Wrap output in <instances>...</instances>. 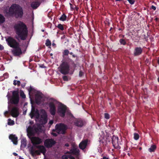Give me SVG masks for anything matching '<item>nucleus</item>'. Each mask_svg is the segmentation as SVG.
I'll return each mask as SVG.
<instances>
[{
    "mask_svg": "<svg viewBox=\"0 0 159 159\" xmlns=\"http://www.w3.org/2000/svg\"><path fill=\"white\" fill-rule=\"evenodd\" d=\"M112 143L114 147L116 148H119V145L120 144V142L119 141L117 137L113 136L112 137Z\"/></svg>",
    "mask_w": 159,
    "mask_h": 159,
    "instance_id": "obj_13",
    "label": "nucleus"
},
{
    "mask_svg": "<svg viewBox=\"0 0 159 159\" xmlns=\"http://www.w3.org/2000/svg\"><path fill=\"white\" fill-rule=\"evenodd\" d=\"M15 155H16V153H14Z\"/></svg>",
    "mask_w": 159,
    "mask_h": 159,
    "instance_id": "obj_51",
    "label": "nucleus"
},
{
    "mask_svg": "<svg viewBox=\"0 0 159 159\" xmlns=\"http://www.w3.org/2000/svg\"><path fill=\"white\" fill-rule=\"evenodd\" d=\"M151 8L152 9H153L154 10H155L156 9V7L155 6H152Z\"/></svg>",
    "mask_w": 159,
    "mask_h": 159,
    "instance_id": "obj_40",
    "label": "nucleus"
},
{
    "mask_svg": "<svg viewBox=\"0 0 159 159\" xmlns=\"http://www.w3.org/2000/svg\"><path fill=\"white\" fill-rule=\"evenodd\" d=\"M158 81L159 82V77L158 78Z\"/></svg>",
    "mask_w": 159,
    "mask_h": 159,
    "instance_id": "obj_50",
    "label": "nucleus"
},
{
    "mask_svg": "<svg viewBox=\"0 0 159 159\" xmlns=\"http://www.w3.org/2000/svg\"><path fill=\"white\" fill-rule=\"evenodd\" d=\"M142 51V49L140 48H137L135 49L134 54L135 55L140 54Z\"/></svg>",
    "mask_w": 159,
    "mask_h": 159,
    "instance_id": "obj_20",
    "label": "nucleus"
},
{
    "mask_svg": "<svg viewBox=\"0 0 159 159\" xmlns=\"http://www.w3.org/2000/svg\"><path fill=\"white\" fill-rule=\"evenodd\" d=\"M19 101V92L17 91H13L12 92V96L10 101L11 103L17 104Z\"/></svg>",
    "mask_w": 159,
    "mask_h": 159,
    "instance_id": "obj_9",
    "label": "nucleus"
},
{
    "mask_svg": "<svg viewBox=\"0 0 159 159\" xmlns=\"http://www.w3.org/2000/svg\"><path fill=\"white\" fill-rule=\"evenodd\" d=\"M120 42L121 44L123 45H125L126 44V42L125 40L122 39H121L120 40Z\"/></svg>",
    "mask_w": 159,
    "mask_h": 159,
    "instance_id": "obj_33",
    "label": "nucleus"
},
{
    "mask_svg": "<svg viewBox=\"0 0 159 159\" xmlns=\"http://www.w3.org/2000/svg\"><path fill=\"white\" fill-rule=\"evenodd\" d=\"M56 143L55 141L52 139H47L44 143V145L48 148L52 147Z\"/></svg>",
    "mask_w": 159,
    "mask_h": 159,
    "instance_id": "obj_14",
    "label": "nucleus"
},
{
    "mask_svg": "<svg viewBox=\"0 0 159 159\" xmlns=\"http://www.w3.org/2000/svg\"><path fill=\"white\" fill-rule=\"evenodd\" d=\"M60 71L63 74H67L69 71V65L67 62H63L60 66Z\"/></svg>",
    "mask_w": 159,
    "mask_h": 159,
    "instance_id": "obj_12",
    "label": "nucleus"
},
{
    "mask_svg": "<svg viewBox=\"0 0 159 159\" xmlns=\"http://www.w3.org/2000/svg\"><path fill=\"white\" fill-rule=\"evenodd\" d=\"M6 40L9 46L14 48L12 52L15 55L18 56L21 54L22 52L19 43L15 39L9 37L6 38Z\"/></svg>",
    "mask_w": 159,
    "mask_h": 159,
    "instance_id": "obj_3",
    "label": "nucleus"
},
{
    "mask_svg": "<svg viewBox=\"0 0 159 159\" xmlns=\"http://www.w3.org/2000/svg\"><path fill=\"white\" fill-rule=\"evenodd\" d=\"M14 30L18 37L22 40L25 39L27 36L28 31L25 25L22 22L16 23L14 26Z\"/></svg>",
    "mask_w": 159,
    "mask_h": 159,
    "instance_id": "obj_2",
    "label": "nucleus"
},
{
    "mask_svg": "<svg viewBox=\"0 0 159 159\" xmlns=\"http://www.w3.org/2000/svg\"><path fill=\"white\" fill-rule=\"evenodd\" d=\"M8 94H7V97H8Z\"/></svg>",
    "mask_w": 159,
    "mask_h": 159,
    "instance_id": "obj_53",
    "label": "nucleus"
},
{
    "mask_svg": "<svg viewBox=\"0 0 159 159\" xmlns=\"http://www.w3.org/2000/svg\"><path fill=\"white\" fill-rule=\"evenodd\" d=\"M57 27L61 30H64V27L61 24H59L58 25Z\"/></svg>",
    "mask_w": 159,
    "mask_h": 159,
    "instance_id": "obj_29",
    "label": "nucleus"
},
{
    "mask_svg": "<svg viewBox=\"0 0 159 159\" xmlns=\"http://www.w3.org/2000/svg\"><path fill=\"white\" fill-rule=\"evenodd\" d=\"M39 3L38 2H33L31 5V6L33 9H36L39 5Z\"/></svg>",
    "mask_w": 159,
    "mask_h": 159,
    "instance_id": "obj_22",
    "label": "nucleus"
},
{
    "mask_svg": "<svg viewBox=\"0 0 159 159\" xmlns=\"http://www.w3.org/2000/svg\"><path fill=\"white\" fill-rule=\"evenodd\" d=\"M45 44L47 46H49L51 45V43L49 39H47L46 40V42Z\"/></svg>",
    "mask_w": 159,
    "mask_h": 159,
    "instance_id": "obj_32",
    "label": "nucleus"
},
{
    "mask_svg": "<svg viewBox=\"0 0 159 159\" xmlns=\"http://www.w3.org/2000/svg\"><path fill=\"white\" fill-rule=\"evenodd\" d=\"M70 152L73 154H77L79 152V150L77 147L74 146L73 147V148L70 150Z\"/></svg>",
    "mask_w": 159,
    "mask_h": 159,
    "instance_id": "obj_19",
    "label": "nucleus"
},
{
    "mask_svg": "<svg viewBox=\"0 0 159 159\" xmlns=\"http://www.w3.org/2000/svg\"><path fill=\"white\" fill-rule=\"evenodd\" d=\"M129 2L130 4H133L134 2V0H127Z\"/></svg>",
    "mask_w": 159,
    "mask_h": 159,
    "instance_id": "obj_36",
    "label": "nucleus"
},
{
    "mask_svg": "<svg viewBox=\"0 0 159 159\" xmlns=\"http://www.w3.org/2000/svg\"><path fill=\"white\" fill-rule=\"evenodd\" d=\"M30 116L31 118L34 117H35L37 127L34 128V131H33L34 128L31 129V128L29 127L27 129L29 128V130L33 133V134L34 132L38 133L40 132L43 129V125L47 122V116L45 111L43 110H41L39 114L38 111L37 109L35 110L34 107L32 105Z\"/></svg>",
    "mask_w": 159,
    "mask_h": 159,
    "instance_id": "obj_1",
    "label": "nucleus"
},
{
    "mask_svg": "<svg viewBox=\"0 0 159 159\" xmlns=\"http://www.w3.org/2000/svg\"><path fill=\"white\" fill-rule=\"evenodd\" d=\"M74 124L78 127H82L84 124V123L81 119H76L74 122Z\"/></svg>",
    "mask_w": 159,
    "mask_h": 159,
    "instance_id": "obj_16",
    "label": "nucleus"
},
{
    "mask_svg": "<svg viewBox=\"0 0 159 159\" xmlns=\"http://www.w3.org/2000/svg\"><path fill=\"white\" fill-rule=\"evenodd\" d=\"M7 15H14L16 17H21L23 12L22 8L19 5L14 4L6 11Z\"/></svg>",
    "mask_w": 159,
    "mask_h": 159,
    "instance_id": "obj_4",
    "label": "nucleus"
},
{
    "mask_svg": "<svg viewBox=\"0 0 159 159\" xmlns=\"http://www.w3.org/2000/svg\"><path fill=\"white\" fill-rule=\"evenodd\" d=\"M50 55H51V56H52V53H51V54H50Z\"/></svg>",
    "mask_w": 159,
    "mask_h": 159,
    "instance_id": "obj_47",
    "label": "nucleus"
},
{
    "mask_svg": "<svg viewBox=\"0 0 159 159\" xmlns=\"http://www.w3.org/2000/svg\"><path fill=\"white\" fill-rule=\"evenodd\" d=\"M53 120H50L49 121V124H50V126L53 123Z\"/></svg>",
    "mask_w": 159,
    "mask_h": 159,
    "instance_id": "obj_38",
    "label": "nucleus"
},
{
    "mask_svg": "<svg viewBox=\"0 0 159 159\" xmlns=\"http://www.w3.org/2000/svg\"><path fill=\"white\" fill-rule=\"evenodd\" d=\"M8 125H13L14 124V121L9 119L8 120Z\"/></svg>",
    "mask_w": 159,
    "mask_h": 159,
    "instance_id": "obj_26",
    "label": "nucleus"
},
{
    "mask_svg": "<svg viewBox=\"0 0 159 159\" xmlns=\"http://www.w3.org/2000/svg\"><path fill=\"white\" fill-rule=\"evenodd\" d=\"M87 140H85L82 141L79 144V147L80 149L83 150L85 148L87 145Z\"/></svg>",
    "mask_w": 159,
    "mask_h": 159,
    "instance_id": "obj_17",
    "label": "nucleus"
},
{
    "mask_svg": "<svg viewBox=\"0 0 159 159\" xmlns=\"http://www.w3.org/2000/svg\"><path fill=\"white\" fill-rule=\"evenodd\" d=\"M139 138V134L137 133H134V138L135 140H137Z\"/></svg>",
    "mask_w": 159,
    "mask_h": 159,
    "instance_id": "obj_30",
    "label": "nucleus"
},
{
    "mask_svg": "<svg viewBox=\"0 0 159 159\" xmlns=\"http://www.w3.org/2000/svg\"><path fill=\"white\" fill-rule=\"evenodd\" d=\"M66 16L64 14H63L60 18L59 19L61 21H64L66 20Z\"/></svg>",
    "mask_w": 159,
    "mask_h": 159,
    "instance_id": "obj_25",
    "label": "nucleus"
},
{
    "mask_svg": "<svg viewBox=\"0 0 159 159\" xmlns=\"http://www.w3.org/2000/svg\"><path fill=\"white\" fill-rule=\"evenodd\" d=\"M104 116L105 118L107 119H108L109 118V115L108 114L105 113L104 114Z\"/></svg>",
    "mask_w": 159,
    "mask_h": 159,
    "instance_id": "obj_35",
    "label": "nucleus"
},
{
    "mask_svg": "<svg viewBox=\"0 0 159 159\" xmlns=\"http://www.w3.org/2000/svg\"><path fill=\"white\" fill-rule=\"evenodd\" d=\"M4 76L5 78H7L8 76V73H5L4 75Z\"/></svg>",
    "mask_w": 159,
    "mask_h": 159,
    "instance_id": "obj_37",
    "label": "nucleus"
},
{
    "mask_svg": "<svg viewBox=\"0 0 159 159\" xmlns=\"http://www.w3.org/2000/svg\"><path fill=\"white\" fill-rule=\"evenodd\" d=\"M103 159H108V158L107 157H104L103 158Z\"/></svg>",
    "mask_w": 159,
    "mask_h": 159,
    "instance_id": "obj_44",
    "label": "nucleus"
},
{
    "mask_svg": "<svg viewBox=\"0 0 159 159\" xmlns=\"http://www.w3.org/2000/svg\"><path fill=\"white\" fill-rule=\"evenodd\" d=\"M10 113L11 115L13 117H16L19 114V112L18 108L17 107H13Z\"/></svg>",
    "mask_w": 159,
    "mask_h": 159,
    "instance_id": "obj_15",
    "label": "nucleus"
},
{
    "mask_svg": "<svg viewBox=\"0 0 159 159\" xmlns=\"http://www.w3.org/2000/svg\"><path fill=\"white\" fill-rule=\"evenodd\" d=\"M62 159H75L71 155H66L62 156Z\"/></svg>",
    "mask_w": 159,
    "mask_h": 159,
    "instance_id": "obj_21",
    "label": "nucleus"
},
{
    "mask_svg": "<svg viewBox=\"0 0 159 159\" xmlns=\"http://www.w3.org/2000/svg\"><path fill=\"white\" fill-rule=\"evenodd\" d=\"M69 53V51L68 50H64L63 54L65 55H67Z\"/></svg>",
    "mask_w": 159,
    "mask_h": 159,
    "instance_id": "obj_34",
    "label": "nucleus"
},
{
    "mask_svg": "<svg viewBox=\"0 0 159 159\" xmlns=\"http://www.w3.org/2000/svg\"><path fill=\"white\" fill-rule=\"evenodd\" d=\"M36 148L38 150H36L33 148H32L30 150L31 154L34 156L37 155H40L41 153H42L44 155L46 152V150L45 147L43 146H38Z\"/></svg>",
    "mask_w": 159,
    "mask_h": 159,
    "instance_id": "obj_7",
    "label": "nucleus"
},
{
    "mask_svg": "<svg viewBox=\"0 0 159 159\" xmlns=\"http://www.w3.org/2000/svg\"><path fill=\"white\" fill-rule=\"evenodd\" d=\"M55 128L56 129L53 130L51 133V134L54 136H57V134H64L66 129V126L63 124L57 125Z\"/></svg>",
    "mask_w": 159,
    "mask_h": 159,
    "instance_id": "obj_5",
    "label": "nucleus"
},
{
    "mask_svg": "<svg viewBox=\"0 0 159 159\" xmlns=\"http://www.w3.org/2000/svg\"><path fill=\"white\" fill-rule=\"evenodd\" d=\"M67 113H68V114L69 115H71V113H70V112H67Z\"/></svg>",
    "mask_w": 159,
    "mask_h": 159,
    "instance_id": "obj_46",
    "label": "nucleus"
},
{
    "mask_svg": "<svg viewBox=\"0 0 159 159\" xmlns=\"http://www.w3.org/2000/svg\"><path fill=\"white\" fill-rule=\"evenodd\" d=\"M158 63L159 64V59L158 60Z\"/></svg>",
    "mask_w": 159,
    "mask_h": 159,
    "instance_id": "obj_48",
    "label": "nucleus"
},
{
    "mask_svg": "<svg viewBox=\"0 0 159 159\" xmlns=\"http://www.w3.org/2000/svg\"><path fill=\"white\" fill-rule=\"evenodd\" d=\"M29 94H32L34 93L35 96L36 102L38 104L41 103L44 100L43 95L41 93L37 91L30 89L29 91Z\"/></svg>",
    "mask_w": 159,
    "mask_h": 159,
    "instance_id": "obj_6",
    "label": "nucleus"
},
{
    "mask_svg": "<svg viewBox=\"0 0 159 159\" xmlns=\"http://www.w3.org/2000/svg\"><path fill=\"white\" fill-rule=\"evenodd\" d=\"M0 47H1V46L0 45Z\"/></svg>",
    "mask_w": 159,
    "mask_h": 159,
    "instance_id": "obj_55",
    "label": "nucleus"
},
{
    "mask_svg": "<svg viewBox=\"0 0 159 159\" xmlns=\"http://www.w3.org/2000/svg\"><path fill=\"white\" fill-rule=\"evenodd\" d=\"M65 35H63L62 37H61V39H64L65 38Z\"/></svg>",
    "mask_w": 159,
    "mask_h": 159,
    "instance_id": "obj_43",
    "label": "nucleus"
},
{
    "mask_svg": "<svg viewBox=\"0 0 159 159\" xmlns=\"http://www.w3.org/2000/svg\"><path fill=\"white\" fill-rule=\"evenodd\" d=\"M156 146L155 145H152L149 148L148 150L150 152H154L156 149Z\"/></svg>",
    "mask_w": 159,
    "mask_h": 159,
    "instance_id": "obj_23",
    "label": "nucleus"
},
{
    "mask_svg": "<svg viewBox=\"0 0 159 159\" xmlns=\"http://www.w3.org/2000/svg\"><path fill=\"white\" fill-rule=\"evenodd\" d=\"M20 96L23 98H25V95L24 93L22 91H21L20 92Z\"/></svg>",
    "mask_w": 159,
    "mask_h": 159,
    "instance_id": "obj_31",
    "label": "nucleus"
},
{
    "mask_svg": "<svg viewBox=\"0 0 159 159\" xmlns=\"http://www.w3.org/2000/svg\"><path fill=\"white\" fill-rule=\"evenodd\" d=\"M26 140L25 139H22L21 141V146H23L24 147H25L26 145Z\"/></svg>",
    "mask_w": 159,
    "mask_h": 159,
    "instance_id": "obj_27",
    "label": "nucleus"
},
{
    "mask_svg": "<svg viewBox=\"0 0 159 159\" xmlns=\"http://www.w3.org/2000/svg\"><path fill=\"white\" fill-rule=\"evenodd\" d=\"M57 103L56 101L51 100L49 103L50 112L52 115H54L56 113Z\"/></svg>",
    "mask_w": 159,
    "mask_h": 159,
    "instance_id": "obj_10",
    "label": "nucleus"
},
{
    "mask_svg": "<svg viewBox=\"0 0 159 159\" xmlns=\"http://www.w3.org/2000/svg\"><path fill=\"white\" fill-rule=\"evenodd\" d=\"M20 82L19 81H17L15 80L14 81L13 84L15 85H20Z\"/></svg>",
    "mask_w": 159,
    "mask_h": 159,
    "instance_id": "obj_28",
    "label": "nucleus"
},
{
    "mask_svg": "<svg viewBox=\"0 0 159 159\" xmlns=\"http://www.w3.org/2000/svg\"><path fill=\"white\" fill-rule=\"evenodd\" d=\"M63 79L64 80H67V78L66 76H64L63 77Z\"/></svg>",
    "mask_w": 159,
    "mask_h": 159,
    "instance_id": "obj_39",
    "label": "nucleus"
},
{
    "mask_svg": "<svg viewBox=\"0 0 159 159\" xmlns=\"http://www.w3.org/2000/svg\"><path fill=\"white\" fill-rule=\"evenodd\" d=\"M5 20V19L4 16L0 14V24L3 23Z\"/></svg>",
    "mask_w": 159,
    "mask_h": 159,
    "instance_id": "obj_24",
    "label": "nucleus"
},
{
    "mask_svg": "<svg viewBox=\"0 0 159 159\" xmlns=\"http://www.w3.org/2000/svg\"><path fill=\"white\" fill-rule=\"evenodd\" d=\"M66 106L62 104H60L58 106L57 112L60 116L63 117L66 112Z\"/></svg>",
    "mask_w": 159,
    "mask_h": 159,
    "instance_id": "obj_11",
    "label": "nucleus"
},
{
    "mask_svg": "<svg viewBox=\"0 0 159 159\" xmlns=\"http://www.w3.org/2000/svg\"><path fill=\"white\" fill-rule=\"evenodd\" d=\"M65 145L66 146V147H68V146H69V144H68V143H66V144Z\"/></svg>",
    "mask_w": 159,
    "mask_h": 159,
    "instance_id": "obj_45",
    "label": "nucleus"
},
{
    "mask_svg": "<svg viewBox=\"0 0 159 159\" xmlns=\"http://www.w3.org/2000/svg\"><path fill=\"white\" fill-rule=\"evenodd\" d=\"M83 73L81 71H80L79 73V76H82L83 75Z\"/></svg>",
    "mask_w": 159,
    "mask_h": 159,
    "instance_id": "obj_41",
    "label": "nucleus"
},
{
    "mask_svg": "<svg viewBox=\"0 0 159 159\" xmlns=\"http://www.w3.org/2000/svg\"><path fill=\"white\" fill-rule=\"evenodd\" d=\"M9 97H8V100H9Z\"/></svg>",
    "mask_w": 159,
    "mask_h": 159,
    "instance_id": "obj_54",
    "label": "nucleus"
},
{
    "mask_svg": "<svg viewBox=\"0 0 159 159\" xmlns=\"http://www.w3.org/2000/svg\"><path fill=\"white\" fill-rule=\"evenodd\" d=\"M141 149H142V148H139V149L140 150H141Z\"/></svg>",
    "mask_w": 159,
    "mask_h": 159,
    "instance_id": "obj_52",
    "label": "nucleus"
},
{
    "mask_svg": "<svg viewBox=\"0 0 159 159\" xmlns=\"http://www.w3.org/2000/svg\"><path fill=\"white\" fill-rule=\"evenodd\" d=\"M8 113V111H6L4 112V115H5V116H6V115H7V114Z\"/></svg>",
    "mask_w": 159,
    "mask_h": 159,
    "instance_id": "obj_42",
    "label": "nucleus"
},
{
    "mask_svg": "<svg viewBox=\"0 0 159 159\" xmlns=\"http://www.w3.org/2000/svg\"><path fill=\"white\" fill-rule=\"evenodd\" d=\"M9 139L11 140L13 142V143L15 144L16 145L17 143V137L15 135H10L9 136Z\"/></svg>",
    "mask_w": 159,
    "mask_h": 159,
    "instance_id": "obj_18",
    "label": "nucleus"
},
{
    "mask_svg": "<svg viewBox=\"0 0 159 159\" xmlns=\"http://www.w3.org/2000/svg\"><path fill=\"white\" fill-rule=\"evenodd\" d=\"M27 135L33 144H39L42 142L41 139L38 137L32 136L34 135L33 133L29 130V128L27 129Z\"/></svg>",
    "mask_w": 159,
    "mask_h": 159,
    "instance_id": "obj_8",
    "label": "nucleus"
},
{
    "mask_svg": "<svg viewBox=\"0 0 159 159\" xmlns=\"http://www.w3.org/2000/svg\"><path fill=\"white\" fill-rule=\"evenodd\" d=\"M15 78L16 79H17V76H16V77H15Z\"/></svg>",
    "mask_w": 159,
    "mask_h": 159,
    "instance_id": "obj_49",
    "label": "nucleus"
}]
</instances>
